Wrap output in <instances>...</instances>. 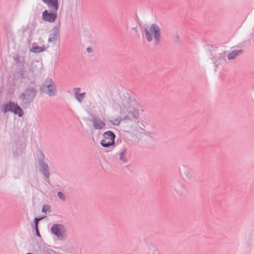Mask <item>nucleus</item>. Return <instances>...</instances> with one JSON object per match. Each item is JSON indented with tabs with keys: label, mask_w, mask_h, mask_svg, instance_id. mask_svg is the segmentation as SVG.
<instances>
[{
	"label": "nucleus",
	"mask_w": 254,
	"mask_h": 254,
	"mask_svg": "<svg viewBox=\"0 0 254 254\" xmlns=\"http://www.w3.org/2000/svg\"><path fill=\"white\" fill-rule=\"evenodd\" d=\"M120 159L121 160H122L124 162H125L126 160H125V153H122L121 154H120Z\"/></svg>",
	"instance_id": "obj_18"
},
{
	"label": "nucleus",
	"mask_w": 254,
	"mask_h": 254,
	"mask_svg": "<svg viewBox=\"0 0 254 254\" xmlns=\"http://www.w3.org/2000/svg\"><path fill=\"white\" fill-rule=\"evenodd\" d=\"M1 111L4 113L11 112L15 114L18 115L19 117H21L23 115V111L21 108L17 104L11 102L4 104L2 106Z\"/></svg>",
	"instance_id": "obj_2"
},
{
	"label": "nucleus",
	"mask_w": 254,
	"mask_h": 254,
	"mask_svg": "<svg viewBox=\"0 0 254 254\" xmlns=\"http://www.w3.org/2000/svg\"><path fill=\"white\" fill-rule=\"evenodd\" d=\"M115 135L111 131L105 132L100 143L104 147H107L114 144Z\"/></svg>",
	"instance_id": "obj_4"
},
{
	"label": "nucleus",
	"mask_w": 254,
	"mask_h": 254,
	"mask_svg": "<svg viewBox=\"0 0 254 254\" xmlns=\"http://www.w3.org/2000/svg\"><path fill=\"white\" fill-rule=\"evenodd\" d=\"M26 77L25 71L23 68H19L14 73V78L15 79L21 80Z\"/></svg>",
	"instance_id": "obj_11"
},
{
	"label": "nucleus",
	"mask_w": 254,
	"mask_h": 254,
	"mask_svg": "<svg viewBox=\"0 0 254 254\" xmlns=\"http://www.w3.org/2000/svg\"><path fill=\"white\" fill-rule=\"evenodd\" d=\"M58 194L59 197L60 198V199H61L63 200H65V196L62 192H59Z\"/></svg>",
	"instance_id": "obj_17"
},
{
	"label": "nucleus",
	"mask_w": 254,
	"mask_h": 254,
	"mask_svg": "<svg viewBox=\"0 0 254 254\" xmlns=\"http://www.w3.org/2000/svg\"><path fill=\"white\" fill-rule=\"evenodd\" d=\"M46 49V47H45L44 46H34L32 47L30 51L33 53H38L44 52Z\"/></svg>",
	"instance_id": "obj_14"
},
{
	"label": "nucleus",
	"mask_w": 254,
	"mask_h": 254,
	"mask_svg": "<svg viewBox=\"0 0 254 254\" xmlns=\"http://www.w3.org/2000/svg\"><path fill=\"white\" fill-rule=\"evenodd\" d=\"M42 91L49 96H54L56 89L54 81L50 78L47 79L41 87Z\"/></svg>",
	"instance_id": "obj_3"
},
{
	"label": "nucleus",
	"mask_w": 254,
	"mask_h": 254,
	"mask_svg": "<svg viewBox=\"0 0 254 254\" xmlns=\"http://www.w3.org/2000/svg\"><path fill=\"white\" fill-rule=\"evenodd\" d=\"M51 231L57 236L59 239H62L64 236L65 230L63 225L55 224L51 228Z\"/></svg>",
	"instance_id": "obj_5"
},
{
	"label": "nucleus",
	"mask_w": 254,
	"mask_h": 254,
	"mask_svg": "<svg viewBox=\"0 0 254 254\" xmlns=\"http://www.w3.org/2000/svg\"><path fill=\"white\" fill-rule=\"evenodd\" d=\"M123 106L127 110L129 114H131V117L135 118L138 115V111L131 105H129L127 101H123Z\"/></svg>",
	"instance_id": "obj_7"
},
{
	"label": "nucleus",
	"mask_w": 254,
	"mask_h": 254,
	"mask_svg": "<svg viewBox=\"0 0 254 254\" xmlns=\"http://www.w3.org/2000/svg\"><path fill=\"white\" fill-rule=\"evenodd\" d=\"M74 94L76 100L81 103L84 99L85 92L80 93V89L76 88L74 89Z\"/></svg>",
	"instance_id": "obj_12"
},
{
	"label": "nucleus",
	"mask_w": 254,
	"mask_h": 254,
	"mask_svg": "<svg viewBox=\"0 0 254 254\" xmlns=\"http://www.w3.org/2000/svg\"><path fill=\"white\" fill-rule=\"evenodd\" d=\"M35 95V91L32 88H28L25 90L23 93V100L25 102L31 100L34 97Z\"/></svg>",
	"instance_id": "obj_9"
},
{
	"label": "nucleus",
	"mask_w": 254,
	"mask_h": 254,
	"mask_svg": "<svg viewBox=\"0 0 254 254\" xmlns=\"http://www.w3.org/2000/svg\"><path fill=\"white\" fill-rule=\"evenodd\" d=\"M87 51L89 52H90L89 49H87Z\"/></svg>",
	"instance_id": "obj_19"
},
{
	"label": "nucleus",
	"mask_w": 254,
	"mask_h": 254,
	"mask_svg": "<svg viewBox=\"0 0 254 254\" xmlns=\"http://www.w3.org/2000/svg\"><path fill=\"white\" fill-rule=\"evenodd\" d=\"M242 53L243 51L242 50H235L229 53L227 55V58L230 60H233Z\"/></svg>",
	"instance_id": "obj_13"
},
{
	"label": "nucleus",
	"mask_w": 254,
	"mask_h": 254,
	"mask_svg": "<svg viewBox=\"0 0 254 254\" xmlns=\"http://www.w3.org/2000/svg\"><path fill=\"white\" fill-rule=\"evenodd\" d=\"M105 126V122L100 119L95 118L93 121V127L94 129H100Z\"/></svg>",
	"instance_id": "obj_10"
},
{
	"label": "nucleus",
	"mask_w": 254,
	"mask_h": 254,
	"mask_svg": "<svg viewBox=\"0 0 254 254\" xmlns=\"http://www.w3.org/2000/svg\"><path fill=\"white\" fill-rule=\"evenodd\" d=\"M50 206L49 205H44L43 206L42 211L43 212L46 213L47 211H50Z\"/></svg>",
	"instance_id": "obj_16"
},
{
	"label": "nucleus",
	"mask_w": 254,
	"mask_h": 254,
	"mask_svg": "<svg viewBox=\"0 0 254 254\" xmlns=\"http://www.w3.org/2000/svg\"><path fill=\"white\" fill-rule=\"evenodd\" d=\"M57 15L56 12H49L47 10H44L42 13V19L49 22H54L57 18Z\"/></svg>",
	"instance_id": "obj_6"
},
{
	"label": "nucleus",
	"mask_w": 254,
	"mask_h": 254,
	"mask_svg": "<svg viewBox=\"0 0 254 254\" xmlns=\"http://www.w3.org/2000/svg\"><path fill=\"white\" fill-rule=\"evenodd\" d=\"M142 36L147 42L158 45L161 41V28L155 23L145 25L142 28Z\"/></svg>",
	"instance_id": "obj_1"
},
{
	"label": "nucleus",
	"mask_w": 254,
	"mask_h": 254,
	"mask_svg": "<svg viewBox=\"0 0 254 254\" xmlns=\"http://www.w3.org/2000/svg\"><path fill=\"white\" fill-rule=\"evenodd\" d=\"M47 4L50 10L56 12L59 8V0H42Z\"/></svg>",
	"instance_id": "obj_8"
},
{
	"label": "nucleus",
	"mask_w": 254,
	"mask_h": 254,
	"mask_svg": "<svg viewBox=\"0 0 254 254\" xmlns=\"http://www.w3.org/2000/svg\"><path fill=\"white\" fill-rule=\"evenodd\" d=\"M42 218H35V229L36 230L37 234L38 236H40V233L38 229V223L39 221H40Z\"/></svg>",
	"instance_id": "obj_15"
}]
</instances>
